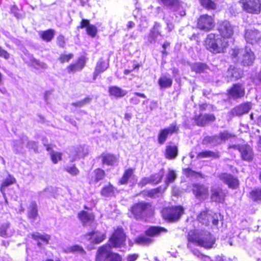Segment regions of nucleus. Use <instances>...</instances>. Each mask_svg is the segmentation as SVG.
<instances>
[{
    "instance_id": "obj_60",
    "label": "nucleus",
    "mask_w": 261,
    "mask_h": 261,
    "mask_svg": "<svg viewBox=\"0 0 261 261\" xmlns=\"http://www.w3.org/2000/svg\"><path fill=\"white\" fill-rule=\"evenodd\" d=\"M77 149V155L79 157H83L88 153L87 149H85L82 146L79 147Z\"/></svg>"
},
{
    "instance_id": "obj_47",
    "label": "nucleus",
    "mask_w": 261,
    "mask_h": 261,
    "mask_svg": "<svg viewBox=\"0 0 261 261\" xmlns=\"http://www.w3.org/2000/svg\"><path fill=\"white\" fill-rule=\"evenodd\" d=\"M92 100V98L87 97L76 102L71 103V106L77 108H81L89 103Z\"/></svg>"
},
{
    "instance_id": "obj_35",
    "label": "nucleus",
    "mask_w": 261,
    "mask_h": 261,
    "mask_svg": "<svg viewBox=\"0 0 261 261\" xmlns=\"http://www.w3.org/2000/svg\"><path fill=\"white\" fill-rule=\"evenodd\" d=\"M191 69L196 73H201L206 72L208 69V67L204 63L198 62L192 64Z\"/></svg>"
},
{
    "instance_id": "obj_49",
    "label": "nucleus",
    "mask_w": 261,
    "mask_h": 261,
    "mask_svg": "<svg viewBox=\"0 0 261 261\" xmlns=\"http://www.w3.org/2000/svg\"><path fill=\"white\" fill-rule=\"evenodd\" d=\"M202 6L207 9H214L216 8V4L212 0H200Z\"/></svg>"
},
{
    "instance_id": "obj_17",
    "label": "nucleus",
    "mask_w": 261,
    "mask_h": 261,
    "mask_svg": "<svg viewBox=\"0 0 261 261\" xmlns=\"http://www.w3.org/2000/svg\"><path fill=\"white\" fill-rule=\"evenodd\" d=\"M242 160L250 162L251 161L254 156V153L251 147L247 144L241 145L239 148Z\"/></svg>"
},
{
    "instance_id": "obj_14",
    "label": "nucleus",
    "mask_w": 261,
    "mask_h": 261,
    "mask_svg": "<svg viewBox=\"0 0 261 261\" xmlns=\"http://www.w3.org/2000/svg\"><path fill=\"white\" fill-rule=\"evenodd\" d=\"M228 94L230 98L237 99L243 97L245 95V88L240 84H234L228 90Z\"/></svg>"
},
{
    "instance_id": "obj_46",
    "label": "nucleus",
    "mask_w": 261,
    "mask_h": 261,
    "mask_svg": "<svg viewBox=\"0 0 261 261\" xmlns=\"http://www.w3.org/2000/svg\"><path fill=\"white\" fill-rule=\"evenodd\" d=\"M164 175V171L163 169L161 170L158 173L150 176L151 181L155 184L160 182Z\"/></svg>"
},
{
    "instance_id": "obj_11",
    "label": "nucleus",
    "mask_w": 261,
    "mask_h": 261,
    "mask_svg": "<svg viewBox=\"0 0 261 261\" xmlns=\"http://www.w3.org/2000/svg\"><path fill=\"white\" fill-rule=\"evenodd\" d=\"M178 129V127L175 123H172L168 127L161 129L158 137L159 143L160 144H164L166 141L168 136L174 133L177 132Z\"/></svg>"
},
{
    "instance_id": "obj_31",
    "label": "nucleus",
    "mask_w": 261,
    "mask_h": 261,
    "mask_svg": "<svg viewBox=\"0 0 261 261\" xmlns=\"http://www.w3.org/2000/svg\"><path fill=\"white\" fill-rule=\"evenodd\" d=\"M55 35V31L53 29H48L46 31L39 32L40 38L46 42H50L54 38Z\"/></svg>"
},
{
    "instance_id": "obj_42",
    "label": "nucleus",
    "mask_w": 261,
    "mask_h": 261,
    "mask_svg": "<svg viewBox=\"0 0 261 261\" xmlns=\"http://www.w3.org/2000/svg\"><path fill=\"white\" fill-rule=\"evenodd\" d=\"M101 194L105 197L112 196L114 194V188L110 184L101 190Z\"/></svg>"
},
{
    "instance_id": "obj_48",
    "label": "nucleus",
    "mask_w": 261,
    "mask_h": 261,
    "mask_svg": "<svg viewBox=\"0 0 261 261\" xmlns=\"http://www.w3.org/2000/svg\"><path fill=\"white\" fill-rule=\"evenodd\" d=\"M161 187H158L145 192V194L151 198L159 197L161 193Z\"/></svg>"
},
{
    "instance_id": "obj_38",
    "label": "nucleus",
    "mask_w": 261,
    "mask_h": 261,
    "mask_svg": "<svg viewBox=\"0 0 261 261\" xmlns=\"http://www.w3.org/2000/svg\"><path fill=\"white\" fill-rule=\"evenodd\" d=\"M172 80L165 75L162 76L159 80V84L161 88H167L171 86Z\"/></svg>"
},
{
    "instance_id": "obj_54",
    "label": "nucleus",
    "mask_w": 261,
    "mask_h": 261,
    "mask_svg": "<svg viewBox=\"0 0 261 261\" xmlns=\"http://www.w3.org/2000/svg\"><path fill=\"white\" fill-rule=\"evenodd\" d=\"M73 57V55L72 54H69L68 55L62 54L60 55L59 60L61 63H63L69 62Z\"/></svg>"
},
{
    "instance_id": "obj_61",
    "label": "nucleus",
    "mask_w": 261,
    "mask_h": 261,
    "mask_svg": "<svg viewBox=\"0 0 261 261\" xmlns=\"http://www.w3.org/2000/svg\"><path fill=\"white\" fill-rule=\"evenodd\" d=\"M148 183H152L151 181L150 176L149 177H143L138 183L140 187H143Z\"/></svg>"
},
{
    "instance_id": "obj_19",
    "label": "nucleus",
    "mask_w": 261,
    "mask_h": 261,
    "mask_svg": "<svg viewBox=\"0 0 261 261\" xmlns=\"http://www.w3.org/2000/svg\"><path fill=\"white\" fill-rule=\"evenodd\" d=\"M245 38L248 43L252 44L261 39V33L256 30H248L246 32Z\"/></svg>"
},
{
    "instance_id": "obj_52",
    "label": "nucleus",
    "mask_w": 261,
    "mask_h": 261,
    "mask_svg": "<svg viewBox=\"0 0 261 261\" xmlns=\"http://www.w3.org/2000/svg\"><path fill=\"white\" fill-rule=\"evenodd\" d=\"M65 169L67 172L73 176L77 175L79 173V170L74 165L72 166H67L65 167Z\"/></svg>"
},
{
    "instance_id": "obj_37",
    "label": "nucleus",
    "mask_w": 261,
    "mask_h": 261,
    "mask_svg": "<svg viewBox=\"0 0 261 261\" xmlns=\"http://www.w3.org/2000/svg\"><path fill=\"white\" fill-rule=\"evenodd\" d=\"M242 73L236 68H231L230 67L227 72V76L230 78L231 80L233 79H238L241 77Z\"/></svg>"
},
{
    "instance_id": "obj_22",
    "label": "nucleus",
    "mask_w": 261,
    "mask_h": 261,
    "mask_svg": "<svg viewBox=\"0 0 261 261\" xmlns=\"http://www.w3.org/2000/svg\"><path fill=\"white\" fill-rule=\"evenodd\" d=\"M85 237L87 240L94 244L100 243L106 239L104 233L97 231H92L86 234Z\"/></svg>"
},
{
    "instance_id": "obj_7",
    "label": "nucleus",
    "mask_w": 261,
    "mask_h": 261,
    "mask_svg": "<svg viewBox=\"0 0 261 261\" xmlns=\"http://www.w3.org/2000/svg\"><path fill=\"white\" fill-rule=\"evenodd\" d=\"M243 9L249 13L258 14L261 10V0H241Z\"/></svg>"
},
{
    "instance_id": "obj_2",
    "label": "nucleus",
    "mask_w": 261,
    "mask_h": 261,
    "mask_svg": "<svg viewBox=\"0 0 261 261\" xmlns=\"http://www.w3.org/2000/svg\"><path fill=\"white\" fill-rule=\"evenodd\" d=\"M188 244V248H191V243H192L201 247L210 248L213 247L215 239L212 234L207 231H196L189 234Z\"/></svg>"
},
{
    "instance_id": "obj_62",
    "label": "nucleus",
    "mask_w": 261,
    "mask_h": 261,
    "mask_svg": "<svg viewBox=\"0 0 261 261\" xmlns=\"http://www.w3.org/2000/svg\"><path fill=\"white\" fill-rule=\"evenodd\" d=\"M0 57L4 58L5 59L8 60L10 58V54L5 49L0 46Z\"/></svg>"
},
{
    "instance_id": "obj_20",
    "label": "nucleus",
    "mask_w": 261,
    "mask_h": 261,
    "mask_svg": "<svg viewBox=\"0 0 261 261\" xmlns=\"http://www.w3.org/2000/svg\"><path fill=\"white\" fill-rule=\"evenodd\" d=\"M216 119L215 116L212 114H205L195 116V122L199 126H204L209 122L214 121Z\"/></svg>"
},
{
    "instance_id": "obj_32",
    "label": "nucleus",
    "mask_w": 261,
    "mask_h": 261,
    "mask_svg": "<svg viewBox=\"0 0 261 261\" xmlns=\"http://www.w3.org/2000/svg\"><path fill=\"white\" fill-rule=\"evenodd\" d=\"M220 139L218 136H206L202 140V144L204 145L210 144L215 146L220 144Z\"/></svg>"
},
{
    "instance_id": "obj_10",
    "label": "nucleus",
    "mask_w": 261,
    "mask_h": 261,
    "mask_svg": "<svg viewBox=\"0 0 261 261\" xmlns=\"http://www.w3.org/2000/svg\"><path fill=\"white\" fill-rule=\"evenodd\" d=\"M218 31L220 37L226 40L231 38L233 34V27L228 21H224L220 23Z\"/></svg>"
},
{
    "instance_id": "obj_24",
    "label": "nucleus",
    "mask_w": 261,
    "mask_h": 261,
    "mask_svg": "<svg viewBox=\"0 0 261 261\" xmlns=\"http://www.w3.org/2000/svg\"><path fill=\"white\" fill-rule=\"evenodd\" d=\"M85 65V61L83 57H81L75 64L70 65L67 67L68 72H75L82 70Z\"/></svg>"
},
{
    "instance_id": "obj_21",
    "label": "nucleus",
    "mask_w": 261,
    "mask_h": 261,
    "mask_svg": "<svg viewBox=\"0 0 261 261\" xmlns=\"http://www.w3.org/2000/svg\"><path fill=\"white\" fill-rule=\"evenodd\" d=\"M158 3L164 5L169 9L173 11L180 10L181 7V3L178 0H156Z\"/></svg>"
},
{
    "instance_id": "obj_28",
    "label": "nucleus",
    "mask_w": 261,
    "mask_h": 261,
    "mask_svg": "<svg viewBox=\"0 0 261 261\" xmlns=\"http://www.w3.org/2000/svg\"><path fill=\"white\" fill-rule=\"evenodd\" d=\"M109 67V63H106L102 60H99L96 66L94 73L93 78L95 79L97 76L101 73L104 72Z\"/></svg>"
},
{
    "instance_id": "obj_8",
    "label": "nucleus",
    "mask_w": 261,
    "mask_h": 261,
    "mask_svg": "<svg viewBox=\"0 0 261 261\" xmlns=\"http://www.w3.org/2000/svg\"><path fill=\"white\" fill-rule=\"evenodd\" d=\"M126 240V236L121 228H118L113 233L109 239L110 244L113 247H120L124 246Z\"/></svg>"
},
{
    "instance_id": "obj_53",
    "label": "nucleus",
    "mask_w": 261,
    "mask_h": 261,
    "mask_svg": "<svg viewBox=\"0 0 261 261\" xmlns=\"http://www.w3.org/2000/svg\"><path fill=\"white\" fill-rule=\"evenodd\" d=\"M86 30L87 34L92 37L95 36L97 32L96 27L94 25L92 24L88 25Z\"/></svg>"
},
{
    "instance_id": "obj_4",
    "label": "nucleus",
    "mask_w": 261,
    "mask_h": 261,
    "mask_svg": "<svg viewBox=\"0 0 261 261\" xmlns=\"http://www.w3.org/2000/svg\"><path fill=\"white\" fill-rule=\"evenodd\" d=\"M153 208L149 203L141 202L135 204L131 208L132 214L138 219L152 214Z\"/></svg>"
},
{
    "instance_id": "obj_50",
    "label": "nucleus",
    "mask_w": 261,
    "mask_h": 261,
    "mask_svg": "<svg viewBox=\"0 0 261 261\" xmlns=\"http://www.w3.org/2000/svg\"><path fill=\"white\" fill-rule=\"evenodd\" d=\"M251 198L254 201L261 200V189H256L250 192Z\"/></svg>"
},
{
    "instance_id": "obj_36",
    "label": "nucleus",
    "mask_w": 261,
    "mask_h": 261,
    "mask_svg": "<svg viewBox=\"0 0 261 261\" xmlns=\"http://www.w3.org/2000/svg\"><path fill=\"white\" fill-rule=\"evenodd\" d=\"M13 231L10 229V224L6 223L0 227V236L3 237H9L12 236Z\"/></svg>"
},
{
    "instance_id": "obj_6",
    "label": "nucleus",
    "mask_w": 261,
    "mask_h": 261,
    "mask_svg": "<svg viewBox=\"0 0 261 261\" xmlns=\"http://www.w3.org/2000/svg\"><path fill=\"white\" fill-rule=\"evenodd\" d=\"M184 210L180 206L167 207L162 210L163 218L170 221H175L179 219L183 214Z\"/></svg>"
},
{
    "instance_id": "obj_56",
    "label": "nucleus",
    "mask_w": 261,
    "mask_h": 261,
    "mask_svg": "<svg viewBox=\"0 0 261 261\" xmlns=\"http://www.w3.org/2000/svg\"><path fill=\"white\" fill-rule=\"evenodd\" d=\"M70 250L72 252H77L83 254L85 253V251L82 247L79 245H74L70 248Z\"/></svg>"
},
{
    "instance_id": "obj_29",
    "label": "nucleus",
    "mask_w": 261,
    "mask_h": 261,
    "mask_svg": "<svg viewBox=\"0 0 261 261\" xmlns=\"http://www.w3.org/2000/svg\"><path fill=\"white\" fill-rule=\"evenodd\" d=\"M103 164L107 165H113L117 161L115 156L110 153H102L100 156Z\"/></svg>"
},
{
    "instance_id": "obj_18",
    "label": "nucleus",
    "mask_w": 261,
    "mask_h": 261,
    "mask_svg": "<svg viewBox=\"0 0 261 261\" xmlns=\"http://www.w3.org/2000/svg\"><path fill=\"white\" fill-rule=\"evenodd\" d=\"M218 177L221 181L227 185L229 188L236 189L238 186V180L230 174L221 173L219 175Z\"/></svg>"
},
{
    "instance_id": "obj_59",
    "label": "nucleus",
    "mask_w": 261,
    "mask_h": 261,
    "mask_svg": "<svg viewBox=\"0 0 261 261\" xmlns=\"http://www.w3.org/2000/svg\"><path fill=\"white\" fill-rule=\"evenodd\" d=\"M27 147L29 149H33L34 151V152H38V143L37 142H36L35 141H29L27 143Z\"/></svg>"
},
{
    "instance_id": "obj_15",
    "label": "nucleus",
    "mask_w": 261,
    "mask_h": 261,
    "mask_svg": "<svg viewBox=\"0 0 261 261\" xmlns=\"http://www.w3.org/2000/svg\"><path fill=\"white\" fill-rule=\"evenodd\" d=\"M239 54L242 56V62L244 65H250L252 64L255 57L250 48L246 47L245 49H241Z\"/></svg>"
},
{
    "instance_id": "obj_57",
    "label": "nucleus",
    "mask_w": 261,
    "mask_h": 261,
    "mask_svg": "<svg viewBox=\"0 0 261 261\" xmlns=\"http://www.w3.org/2000/svg\"><path fill=\"white\" fill-rule=\"evenodd\" d=\"M57 45L61 48H64L65 45V40L64 36L62 35H60L57 38Z\"/></svg>"
},
{
    "instance_id": "obj_13",
    "label": "nucleus",
    "mask_w": 261,
    "mask_h": 261,
    "mask_svg": "<svg viewBox=\"0 0 261 261\" xmlns=\"http://www.w3.org/2000/svg\"><path fill=\"white\" fill-rule=\"evenodd\" d=\"M112 252L109 244H105L100 247L96 252L95 261H108Z\"/></svg>"
},
{
    "instance_id": "obj_5",
    "label": "nucleus",
    "mask_w": 261,
    "mask_h": 261,
    "mask_svg": "<svg viewBox=\"0 0 261 261\" xmlns=\"http://www.w3.org/2000/svg\"><path fill=\"white\" fill-rule=\"evenodd\" d=\"M221 216L219 213H214L210 211L201 212L197 216L198 221L205 226L209 225L210 223L217 226L219 223Z\"/></svg>"
},
{
    "instance_id": "obj_27",
    "label": "nucleus",
    "mask_w": 261,
    "mask_h": 261,
    "mask_svg": "<svg viewBox=\"0 0 261 261\" xmlns=\"http://www.w3.org/2000/svg\"><path fill=\"white\" fill-rule=\"evenodd\" d=\"M30 234L34 240L38 242L37 244L39 246L41 245V242L45 244H48L50 239V237L48 234H41L39 232H35Z\"/></svg>"
},
{
    "instance_id": "obj_55",
    "label": "nucleus",
    "mask_w": 261,
    "mask_h": 261,
    "mask_svg": "<svg viewBox=\"0 0 261 261\" xmlns=\"http://www.w3.org/2000/svg\"><path fill=\"white\" fill-rule=\"evenodd\" d=\"M108 261H122V257L118 253L112 252Z\"/></svg>"
},
{
    "instance_id": "obj_1",
    "label": "nucleus",
    "mask_w": 261,
    "mask_h": 261,
    "mask_svg": "<svg viewBox=\"0 0 261 261\" xmlns=\"http://www.w3.org/2000/svg\"><path fill=\"white\" fill-rule=\"evenodd\" d=\"M204 46L212 53L220 54L225 52L228 46V42L218 34L211 33L207 35Z\"/></svg>"
},
{
    "instance_id": "obj_44",
    "label": "nucleus",
    "mask_w": 261,
    "mask_h": 261,
    "mask_svg": "<svg viewBox=\"0 0 261 261\" xmlns=\"http://www.w3.org/2000/svg\"><path fill=\"white\" fill-rule=\"evenodd\" d=\"M218 157V155L217 153L211 151H204L199 152L197 154V158L202 159L205 158H217Z\"/></svg>"
},
{
    "instance_id": "obj_51",
    "label": "nucleus",
    "mask_w": 261,
    "mask_h": 261,
    "mask_svg": "<svg viewBox=\"0 0 261 261\" xmlns=\"http://www.w3.org/2000/svg\"><path fill=\"white\" fill-rule=\"evenodd\" d=\"M62 154L60 152L56 151H52L50 153V158L52 162L54 164H57L59 161L62 159Z\"/></svg>"
},
{
    "instance_id": "obj_41",
    "label": "nucleus",
    "mask_w": 261,
    "mask_h": 261,
    "mask_svg": "<svg viewBox=\"0 0 261 261\" xmlns=\"http://www.w3.org/2000/svg\"><path fill=\"white\" fill-rule=\"evenodd\" d=\"M16 180L15 178L13 177L12 176L9 175L7 178H6L5 179H4L1 185V191L2 193H4V190L5 188L8 187L9 186L14 184Z\"/></svg>"
},
{
    "instance_id": "obj_23",
    "label": "nucleus",
    "mask_w": 261,
    "mask_h": 261,
    "mask_svg": "<svg viewBox=\"0 0 261 261\" xmlns=\"http://www.w3.org/2000/svg\"><path fill=\"white\" fill-rule=\"evenodd\" d=\"M211 192V199L213 201L218 202H222L224 201L225 194L221 188H213Z\"/></svg>"
},
{
    "instance_id": "obj_33",
    "label": "nucleus",
    "mask_w": 261,
    "mask_h": 261,
    "mask_svg": "<svg viewBox=\"0 0 261 261\" xmlns=\"http://www.w3.org/2000/svg\"><path fill=\"white\" fill-rule=\"evenodd\" d=\"M134 170L132 168H129L126 170L122 176V177L119 180L118 183L120 185L126 184L129 179H131L134 176Z\"/></svg>"
},
{
    "instance_id": "obj_45",
    "label": "nucleus",
    "mask_w": 261,
    "mask_h": 261,
    "mask_svg": "<svg viewBox=\"0 0 261 261\" xmlns=\"http://www.w3.org/2000/svg\"><path fill=\"white\" fill-rule=\"evenodd\" d=\"M176 178V174L174 170H170L166 175L165 180L166 188L168 186L169 184L173 182Z\"/></svg>"
},
{
    "instance_id": "obj_39",
    "label": "nucleus",
    "mask_w": 261,
    "mask_h": 261,
    "mask_svg": "<svg viewBox=\"0 0 261 261\" xmlns=\"http://www.w3.org/2000/svg\"><path fill=\"white\" fill-rule=\"evenodd\" d=\"M38 215V210L37 204L35 202H32L30 205V208L28 212V216L29 218L33 220H36Z\"/></svg>"
},
{
    "instance_id": "obj_63",
    "label": "nucleus",
    "mask_w": 261,
    "mask_h": 261,
    "mask_svg": "<svg viewBox=\"0 0 261 261\" xmlns=\"http://www.w3.org/2000/svg\"><path fill=\"white\" fill-rule=\"evenodd\" d=\"M138 258L137 254L129 255L127 258V261H135Z\"/></svg>"
},
{
    "instance_id": "obj_64",
    "label": "nucleus",
    "mask_w": 261,
    "mask_h": 261,
    "mask_svg": "<svg viewBox=\"0 0 261 261\" xmlns=\"http://www.w3.org/2000/svg\"><path fill=\"white\" fill-rule=\"evenodd\" d=\"M129 102L133 104V105H138L140 103V100L139 98H138L137 97H132L130 100H129Z\"/></svg>"
},
{
    "instance_id": "obj_30",
    "label": "nucleus",
    "mask_w": 261,
    "mask_h": 261,
    "mask_svg": "<svg viewBox=\"0 0 261 261\" xmlns=\"http://www.w3.org/2000/svg\"><path fill=\"white\" fill-rule=\"evenodd\" d=\"M160 28V24L155 22L153 28L150 30V32L148 37V41L149 42H154L158 37L159 35H160V32L159 31Z\"/></svg>"
},
{
    "instance_id": "obj_3",
    "label": "nucleus",
    "mask_w": 261,
    "mask_h": 261,
    "mask_svg": "<svg viewBox=\"0 0 261 261\" xmlns=\"http://www.w3.org/2000/svg\"><path fill=\"white\" fill-rule=\"evenodd\" d=\"M166 229L159 227H151L146 231V234L147 236H140L137 237L135 242L136 243L141 245H148L152 243L153 240L149 237H155L158 236L162 232H166Z\"/></svg>"
},
{
    "instance_id": "obj_16",
    "label": "nucleus",
    "mask_w": 261,
    "mask_h": 261,
    "mask_svg": "<svg viewBox=\"0 0 261 261\" xmlns=\"http://www.w3.org/2000/svg\"><path fill=\"white\" fill-rule=\"evenodd\" d=\"M251 106L250 103L247 102L242 103L241 105L231 109L228 114L230 116H241L248 113L249 110L251 109Z\"/></svg>"
},
{
    "instance_id": "obj_40",
    "label": "nucleus",
    "mask_w": 261,
    "mask_h": 261,
    "mask_svg": "<svg viewBox=\"0 0 261 261\" xmlns=\"http://www.w3.org/2000/svg\"><path fill=\"white\" fill-rule=\"evenodd\" d=\"M79 219L83 223L89 222L93 219L94 217L91 213H88L85 211H82L78 214Z\"/></svg>"
},
{
    "instance_id": "obj_43",
    "label": "nucleus",
    "mask_w": 261,
    "mask_h": 261,
    "mask_svg": "<svg viewBox=\"0 0 261 261\" xmlns=\"http://www.w3.org/2000/svg\"><path fill=\"white\" fill-rule=\"evenodd\" d=\"M31 63L32 66H33L34 68H35L37 69H46L48 68V66L46 63L40 62L35 58H32L31 59Z\"/></svg>"
},
{
    "instance_id": "obj_58",
    "label": "nucleus",
    "mask_w": 261,
    "mask_h": 261,
    "mask_svg": "<svg viewBox=\"0 0 261 261\" xmlns=\"http://www.w3.org/2000/svg\"><path fill=\"white\" fill-rule=\"evenodd\" d=\"M220 140V143L222 141H225L226 140H228L229 138H230L231 137V135L229 134L228 132L225 131L222 133H221L219 134V135L218 136Z\"/></svg>"
},
{
    "instance_id": "obj_9",
    "label": "nucleus",
    "mask_w": 261,
    "mask_h": 261,
    "mask_svg": "<svg viewBox=\"0 0 261 261\" xmlns=\"http://www.w3.org/2000/svg\"><path fill=\"white\" fill-rule=\"evenodd\" d=\"M197 25L199 29L208 31L214 27V19L211 16L203 15L198 19Z\"/></svg>"
},
{
    "instance_id": "obj_26",
    "label": "nucleus",
    "mask_w": 261,
    "mask_h": 261,
    "mask_svg": "<svg viewBox=\"0 0 261 261\" xmlns=\"http://www.w3.org/2000/svg\"><path fill=\"white\" fill-rule=\"evenodd\" d=\"M105 176V172L101 169L98 168L95 169L92 176L90 180V184H96L99 181L103 179Z\"/></svg>"
},
{
    "instance_id": "obj_12",
    "label": "nucleus",
    "mask_w": 261,
    "mask_h": 261,
    "mask_svg": "<svg viewBox=\"0 0 261 261\" xmlns=\"http://www.w3.org/2000/svg\"><path fill=\"white\" fill-rule=\"evenodd\" d=\"M192 191L196 198L200 200H204L208 196V188L203 185L193 184Z\"/></svg>"
},
{
    "instance_id": "obj_25",
    "label": "nucleus",
    "mask_w": 261,
    "mask_h": 261,
    "mask_svg": "<svg viewBox=\"0 0 261 261\" xmlns=\"http://www.w3.org/2000/svg\"><path fill=\"white\" fill-rule=\"evenodd\" d=\"M108 91L110 96L117 98L122 97L127 94L126 90L116 86L109 87Z\"/></svg>"
},
{
    "instance_id": "obj_34",
    "label": "nucleus",
    "mask_w": 261,
    "mask_h": 261,
    "mask_svg": "<svg viewBox=\"0 0 261 261\" xmlns=\"http://www.w3.org/2000/svg\"><path fill=\"white\" fill-rule=\"evenodd\" d=\"M178 154V149L176 146H167L166 149V156L169 159L176 158Z\"/></svg>"
}]
</instances>
